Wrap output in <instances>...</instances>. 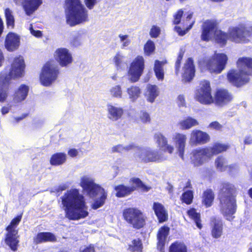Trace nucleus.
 Returning a JSON list of instances; mask_svg holds the SVG:
<instances>
[{"instance_id":"35","label":"nucleus","mask_w":252,"mask_h":252,"mask_svg":"<svg viewBox=\"0 0 252 252\" xmlns=\"http://www.w3.org/2000/svg\"><path fill=\"white\" fill-rule=\"evenodd\" d=\"M126 93L130 101L134 102L140 96L141 90L137 86H131L126 89Z\"/></svg>"},{"instance_id":"46","label":"nucleus","mask_w":252,"mask_h":252,"mask_svg":"<svg viewBox=\"0 0 252 252\" xmlns=\"http://www.w3.org/2000/svg\"><path fill=\"white\" fill-rule=\"evenodd\" d=\"M131 185L130 187H134L135 189L137 188H140L144 191H148L150 188L146 187L142 181L138 178H132L130 180Z\"/></svg>"},{"instance_id":"34","label":"nucleus","mask_w":252,"mask_h":252,"mask_svg":"<svg viewBox=\"0 0 252 252\" xmlns=\"http://www.w3.org/2000/svg\"><path fill=\"white\" fill-rule=\"evenodd\" d=\"M113 61L117 69H123L127 65L126 57L120 52H117L113 58Z\"/></svg>"},{"instance_id":"53","label":"nucleus","mask_w":252,"mask_h":252,"mask_svg":"<svg viewBox=\"0 0 252 252\" xmlns=\"http://www.w3.org/2000/svg\"><path fill=\"white\" fill-rule=\"evenodd\" d=\"M208 128H210L211 129L216 130L218 131H221L223 128V126L220 123H219L217 121H214L211 123Z\"/></svg>"},{"instance_id":"31","label":"nucleus","mask_w":252,"mask_h":252,"mask_svg":"<svg viewBox=\"0 0 252 252\" xmlns=\"http://www.w3.org/2000/svg\"><path fill=\"white\" fill-rule=\"evenodd\" d=\"M34 242L39 244L45 242H55L56 241L55 236L50 232H41L34 238Z\"/></svg>"},{"instance_id":"2","label":"nucleus","mask_w":252,"mask_h":252,"mask_svg":"<svg viewBox=\"0 0 252 252\" xmlns=\"http://www.w3.org/2000/svg\"><path fill=\"white\" fill-rule=\"evenodd\" d=\"M237 190L234 185L224 182L221 184L218 194L220 210L227 220L231 221L234 218L237 210Z\"/></svg>"},{"instance_id":"4","label":"nucleus","mask_w":252,"mask_h":252,"mask_svg":"<svg viewBox=\"0 0 252 252\" xmlns=\"http://www.w3.org/2000/svg\"><path fill=\"white\" fill-rule=\"evenodd\" d=\"M238 69H231L227 73V79L233 85L240 87L249 81L252 75V59L247 57L240 58L237 62Z\"/></svg>"},{"instance_id":"58","label":"nucleus","mask_w":252,"mask_h":252,"mask_svg":"<svg viewBox=\"0 0 252 252\" xmlns=\"http://www.w3.org/2000/svg\"><path fill=\"white\" fill-rule=\"evenodd\" d=\"M30 31L31 32V33L33 35V36L36 37H40L42 36V32L40 31H35L33 29L32 26V24L30 25Z\"/></svg>"},{"instance_id":"8","label":"nucleus","mask_w":252,"mask_h":252,"mask_svg":"<svg viewBox=\"0 0 252 252\" xmlns=\"http://www.w3.org/2000/svg\"><path fill=\"white\" fill-rule=\"evenodd\" d=\"M123 217L124 220L134 228L140 229L145 223L146 217L144 214L135 207L125 209L123 211Z\"/></svg>"},{"instance_id":"3","label":"nucleus","mask_w":252,"mask_h":252,"mask_svg":"<svg viewBox=\"0 0 252 252\" xmlns=\"http://www.w3.org/2000/svg\"><path fill=\"white\" fill-rule=\"evenodd\" d=\"M79 184L87 194L94 200L92 204L93 209H97L104 204L107 193L102 188L95 183L94 179L92 176H82Z\"/></svg>"},{"instance_id":"21","label":"nucleus","mask_w":252,"mask_h":252,"mask_svg":"<svg viewBox=\"0 0 252 252\" xmlns=\"http://www.w3.org/2000/svg\"><path fill=\"white\" fill-rule=\"evenodd\" d=\"M154 140L159 149L170 154L173 153L174 147L168 144L167 138L161 132H158L155 133Z\"/></svg>"},{"instance_id":"61","label":"nucleus","mask_w":252,"mask_h":252,"mask_svg":"<svg viewBox=\"0 0 252 252\" xmlns=\"http://www.w3.org/2000/svg\"><path fill=\"white\" fill-rule=\"evenodd\" d=\"M85 2L87 7L92 9L96 3V0H85Z\"/></svg>"},{"instance_id":"62","label":"nucleus","mask_w":252,"mask_h":252,"mask_svg":"<svg viewBox=\"0 0 252 252\" xmlns=\"http://www.w3.org/2000/svg\"><path fill=\"white\" fill-rule=\"evenodd\" d=\"M26 117V115H23L22 116L14 117L13 120L12 121V123L13 124H16L19 123L20 121L23 120Z\"/></svg>"},{"instance_id":"14","label":"nucleus","mask_w":252,"mask_h":252,"mask_svg":"<svg viewBox=\"0 0 252 252\" xmlns=\"http://www.w3.org/2000/svg\"><path fill=\"white\" fill-rule=\"evenodd\" d=\"M229 39L236 43L247 42L251 32L243 25L231 27L228 30Z\"/></svg>"},{"instance_id":"43","label":"nucleus","mask_w":252,"mask_h":252,"mask_svg":"<svg viewBox=\"0 0 252 252\" xmlns=\"http://www.w3.org/2000/svg\"><path fill=\"white\" fill-rule=\"evenodd\" d=\"M169 252H187V248L183 243L176 242L171 245Z\"/></svg>"},{"instance_id":"24","label":"nucleus","mask_w":252,"mask_h":252,"mask_svg":"<svg viewBox=\"0 0 252 252\" xmlns=\"http://www.w3.org/2000/svg\"><path fill=\"white\" fill-rule=\"evenodd\" d=\"M232 99V97L230 94L224 89L218 90L215 94L216 102L220 106H223L228 103Z\"/></svg>"},{"instance_id":"5","label":"nucleus","mask_w":252,"mask_h":252,"mask_svg":"<svg viewBox=\"0 0 252 252\" xmlns=\"http://www.w3.org/2000/svg\"><path fill=\"white\" fill-rule=\"evenodd\" d=\"M67 23L71 26L88 21V11L80 0H66Z\"/></svg>"},{"instance_id":"44","label":"nucleus","mask_w":252,"mask_h":252,"mask_svg":"<svg viewBox=\"0 0 252 252\" xmlns=\"http://www.w3.org/2000/svg\"><path fill=\"white\" fill-rule=\"evenodd\" d=\"M136 148V146L133 144H129L127 146H123L122 145H118L113 147L112 148V151L113 152H119L124 153L129 150H132L134 152Z\"/></svg>"},{"instance_id":"15","label":"nucleus","mask_w":252,"mask_h":252,"mask_svg":"<svg viewBox=\"0 0 252 252\" xmlns=\"http://www.w3.org/2000/svg\"><path fill=\"white\" fill-rule=\"evenodd\" d=\"M144 69V60L142 56H137L131 63L128 71L129 80L136 82L141 76Z\"/></svg>"},{"instance_id":"51","label":"nucleus","mask_w":252,"mask_h":252,"mask_svg":"<svg viewBox=\"0 0 252 252\" xmlns=\"http://www.w3.org/2000/svg\"><path fill=\"white\" fill-rule=\"evenodd\" d=\"M160 27L156 25H153L150 29L149 34L152 38H157L160 34Z\"/></svg>"},{"instance_id":"64","label":"nucleus","mask_w":252,"mask_h":252,"mask_svg":"<svg viewBox=\"0 0 252 252\" xmlns=\"http://www.w3.org/2000/svg\"><path fill=\"white\" fill-rule=\"evenodd\" d=\"M244 143L246 145H250L252 144V137L250 135L245 137L244 139Z\"/></svg>"},{"instance_id":"42","label":"nucleus","mask_w":252,"mask_h":252,"mask_svg":"<svg viewBox=\"0 0 252 252\" xmlns=\"http://www.w3.org/2000/svg\"><path fill=\"white\" fill-rule=\"evenodd\" d=\"M109 95L113 98H121L123 96V90L120 85L112 86L109 90Z\"/></svg>"},{"instance_id":"55","label":"nucleus","mask_w":252,"mask_h":252,"mask_svg":"<svg viewBox=\"0 0 252 252\" xmlns=\"http://www.w3.org/2000/svg\"><path fill=\"white\" fill-rule=\"evenodd\" d=\"M183 14V11L182 10H179L177 12V13L174 16V24L177 25L180 23Z\"/></svg>"},{"instance_id":"52","label":"nucleus","mask_w":252,"mask_h":252,"mask_svg":"<svg viewBox=\"0 0 252 252\" xmlns=\"http://www.w3.org/2000/svg\"><path fill=\"white\" fill-rule=\"evenodd\" d=\"M194 23V22H192L191 23L189 24V27L186 28V29L182 30L180 27L176 26L174 28V31L176 32L180 36H183L185 35L189 30H190L192 26Z\"/></svg>"},{"instance_id":"48","label":"nucleus","mask_w":252,"mask_h":252,"mask_svg":"<svg viewBox=\"0 0 252 252\" xmlns=\"http://www.w3.org/2000/svg\"><path fill=\"white\" fill-rule=\"evenodd\" d=\"M142 249V243L139 240H134L129 245L128 250L132 252H141Z\"/></svg>"},{"instance_id":"16","label":"nucleus","mask_w":252,"mask_h":252,"mask_svg":"<svg viewBox=\"0 0 252 252\" xmlns=\"http://www.w3.org/2000/svg\"><path fill=\"white\" fill-rule=\"evenodd\" d=\"M208 147L197 148L192 152V162L195 166H200L207 162L212 157Z\"/></svg>"},{"instance_id":"33","label":"nucleus","mask_w":252,"mask_h":252,"mask_svg":"<svg viewBox=\"0 0 252 252\" xmlns=\"http://www.w3.org/2000/svg\"><path fill=\"white\" fill-rule=\"evenodd\" d=\"M215 194L211 189L205 190L202 195V203L206 208L211 207L214 202Z\"/></svg>"},{"instance_id":"50","label":"nucleus","mask_w":252,"mask_h":252,"mask_svg":"<svg viewBox=\"0 0 252 252\" xmlns=\"http://www.w3.org/2000/svg\"><path fill=\"white\" fill-rule=\"evenodd\" d=\"M119 37L120 38V41L121 43V48L122 49H124L126 47H127L130 45V40L129 38V36L128 35L120 34L119 35Z\"/></svg>"},{"instance_id":"47","label":"nucleus","mask_w":252,"mask_h":252,"mask_svg":"<svg viewBox=\"0 0 252 252\" xmlns=\"http://www.w3.org/2000/svg\"><path fill=\"white\" fill-rule=\"evenodd\" d=\"M181 200L183 202L188 205L190 204L192 202L193 198V191L188 190L183 193L181 196Z\"/></svg>"},{"instance_id":"57","label":"nucleus","mask_w":252,"mask_h":252,"mask_svg":"<svg viewBox=\"0 0 252 252\" xmlns=\"http://www.w3.org/2000/svg\"><path fill=\"white\" fill-rule=\"evenodd\" d=\"M177 103L179 107H183L186 105L185 96L182 94L178 95L177 99Z\"/></svg>"},{"instance_id":"39","label":"nucleus","mask_w":252,"mask_h":252,"mask_svg":"<svg viewBox=\"0 0 252 252\" xmlns=\"http://www.w3.org/2000/svg\"><path fill=\"white\" fill-rule=\"evenodd\" d=\"M212 157L214 155L219 154L221 152L226 151L229 148V146L227 144L217 143L212 146L208 147Z\"/></svg>"},{"instance_id":"17","label":"nucleus","mask_w":252,"mask_h":252,"mask_svg":"<svg viewBox=\"0 0 252 252\" xmlns=\"http://www.w3.org/2000/svg\"><path fill=\"white\" fill-rule=\"evenodd\" d=\"M55 58L60 65L63 67L67 66L73 61L71 53L65 48L57 49L55 52Z\"/></svg>"},{"instance_id":"10","label":"nucleus","mask_w":252,"mask_h":252,"mask_svg":"<svg viewBox=\"0 0 252 252\" xmlns=\"http://www.w3.org/2000/svg\"><path fill=\"white\" fill-rule=\"evenodd\" d=\"M22 219L21 216H18L13 219L10 223L6 227L7 233L5 241L6 244L10 248L11 250L15 251L17 249V246L19 243L18 239L19 236L18 235L17 226L20 223Z\"/></svg>"},{"instance_id":"9","label":"nucleus","mask_w":252,"mask_h":252,"mask_svg":"<svg viewBox=\"0 0 252 252\" xmlns=\"http://www.w3.org/2000/svg\"><path fill=\"white\" fill-rule=\"evenodd\" d=\"M58 65L54 62H48L43 67L40 75V81L44 86H50L57 79L59 74Z\"/></svg>"},{"instance_id":"28","label":"nucleus","mask_w":252,"mask_h":252,"mask_svg":"<svg viewBox=\"0 0 252 252\" xmlns=\"http://www.w3.org/2000/svg\"><path fill=\"white\" fill-rule=\"evenodd\" d=\"M153 209L159 222L166 221L168 219V213L164 206L159 202H154Z\"/></svg>"},{"instance_id":"18","label":"nucleus","mask_w":252,"mask_h":252,"mask_svg":"<svg viewBox=\"0 0 252 252\" xmlns=\"http://www.w3.org/2000/svg\"><path fill=\"white\" fill-rule=\"evenodd\" d=\"M210 139V136L207 133L200 130L194 129L190 133L189 142L191 145L196 146L208 143Z\"/></svg>"},{"instance_id":"23","label":"nucleus","mask_w":252,"mask_h":252,"mask_svg":"<svg viewBox=\"0 0 252 252\" xmlns=\"http://www.w3.org/2000/svg\"><path fill=\"white\" fill-rule=\"evenodd\" d=\"M107 117L112 121L115 122L120 119L124 113L123 108L115 106L112 104L107 105Z\"/></svg>"},{"instance_id":"36","label":"nucleus","mask_w":252,"mask_h":252,"mask_svg":"<svg viewBox=\"0 0 252 252\" xmlns=\"http://www.w3.org/2000/svg\"><path fill=\"white\" fill-rule=\"evenodd\" d=\"M165 63L156 60L155 62L154 70L157 79L159 81H162L164 77V72L163 66Z\"/></svg>"},{"instance_id":"60","label":"nucleus","mask_w":252,"mask_h":252,"mask_svg":"<svg viewBox=\"0 0 252 252\" xmlns=\"http://www.w3.org/2000/svg\"><path fill=\"white\" fill-rule=\"evenodd\" d=\"M238 169H239L238 166L236 164H234L228 165L227 171L231 173H233L238 171Z\"/></svg>"},{"instance_id":"49","label":"nucleus","mask_w":252,"mask_h":252,"mask_svg":"<svg viewBox=\"0 0 252 252\" xmlns=\"http://www.w3.org/2000/svg\"><path fill=\"white\" fill-rule=\"evenodd\" d=\"M155 45L153 41L151 40H148L144 46V52L146 55L149 56L155 51Z\"/></svg>"},{"instance_id":"54","label":"nucleus","mask_w":252,"mask_h":252,"mask_svg":"<svg viewBox=\"0 0 252 252\" xmlns=\"http://www.w3.org/2000/svg\"><path fill=\"white\" fill-rule=\"evenodd\" d=\"M140 121L143 123H150L151 118L149 114L145 111H141L139 116Z\"/></svg>"},{"instance_id":"13","label":"nucleus","mask_w":252,"mask_h":252,"mask_svg":"<svg viewBox=\"0 0 252 252\" xmlns=\"http://www.w3.org/2000/svg\"><path fill=\"white\" fill-rule=\"evenodd\" d=\"M195 98L204 104H209L213 102L211 88L209 81L204 80L200 82L199 87L196 90Z\"/></svg>"},{"instance_id":"19","label":"nucleus","mask_w":252,"mask_h":252,"mask_svg":"<svg viewBox=\"0 0 252 252\" xmlns=\"http://www.w3.org/2000/svg\"><path fill=\"white\" fill-rule=\"evenodd\" d=\"M173 140L177 154L182 160H184V154L187 140L186 135L181 133H175L173 135Z\"/></svg>"},{"instance_id":"25","label":"nucleus","mask_w":252,"mask_h":252,"mask_svg":"<svg viewBox=\"0 0 252 252\" xmlns=\"http://www.w3.org/2000/svg\"><path fill=\"white\" fill-rule=\"evenodd\" d=\"M211 224L212 226L211 234L214 238H219L222 234V222L219 218L212 217L211 219Z\"/></svg>"},{"instance_id":"11","label":"nucleus","mask_w":252,"mask_h":252,"mask_svg":"<svg viewBox=\"0 0 252 252\" xmlns=\"http://www.w3.org/2000/svg\"><path fill=\"white\" fill-rule=\"evenodd\" d=\"M25 68V64L23 57L20 56L16 57L12 62L8 74L2 72L0 74V79L4 78L6 82H9L11 78L22 77L24 75Z\"/></svg>"},{"instance_id":"12","label":"nucleus","mask_w":252,"mask_h":252,"mask_svg":"<svg viewBox=\"0 0 252 252\" xmlns=\"http://www.w3.org/2000/svg\"><path fill=\"white\" fill-rule=\"evenodd\" d=\"M227 61L226 55L223 53H215L211 58L205 60V64L211 72L220 73L225 68Z\"/></svg>"},{"instance_id":"38","label":"nucleus","mask_w":252,"mask_h":252,"mask_svg":"<svg viewBox=\"0 0 252 252\" xmlns=\"http://www.w3.org/2000/svg\"><path fill=\"white\" fill-rule=\"evenodd\" d=\"M115 189L116 191V196L122 197L131 193L135 190V188L126 187L121 185L115 187Z\"/></svg>"},{"instance_id":"63","label":"nucleus","mask_w":252,"mask_h":252,"mask_svg":"<svg viewBox=\"0 0 252 252\" xmlns=\"http://www.w3.org/2000/svg\"><path fill=\"white\" fill-rule=\"evenodd\" d=\"M80 251L81 252H94V247L89 246L85 249L81 248L80 249Z\"/></svg>"},{"instance_id":"1","label":"nucleus","mask_w":252,"mask_h":252,"mask_svg":"<svg viewBox=\"0 0 252 252\" xmlns=\"http://www.w3.org/2000/svg\"><path fill=\"white\" fill-rule=\"evenodd\" d=\"M62 205L65 217L70 220H79L89 215L84 197L75 189L67 190L62 197Z\"/></svg>"},{"instance_id":"7","label":"nucleus","mask_w":252,"mask_h":252,"mask_svg":"<svg viewBox=\"0 0 252 252\" xmlns=\"http://www.w3.org/2000/svg\"><path fill=\"white\" fill-rule=\"evenodd\" d=\"M135 160L144 162H161L167 159L162 154H159L156 150L149 147H139L136 146L134 153Z\"/></svg>"},{"instance_id":"6","label":"nucleus","mask_w":252,"mask_h":252,"mask_svg":"<svg viewBox=\"0 0 252 252\" xmlns=\"http://www.w3.org/2000/svg\"><path fill=\"white\" fill-rule=\"evenodd\" d=\"M219 23L215 20H208L205 21L202 27L201 40L208 41L214 33L216 42L220 46H224L229 39L228 33L218 30Z\"/></svg>"},{"instance_id":"59","label":"nucleus","mask_w":252,"mask_h":252,"mask_svg":"<svg viewBox=\"0 0 252 252\" xmlns=\"http://www.w3.org/2000/svg\"><path fill=\"white\" fill-rule=\"evenodd\" d=\"M67 154L69 157L74 158L78 155L79 150L75 148L69 149L68 151Z\"/></svg>"},{"instance_id":"30","label":"nucleus","mask_w":252,"mask_h":252,"mask_svg":"<svg viewBox=\"0 0 252 252\" xmlns=\"http://www.w3.org/2000/svg\"><path fill=\"white\" fill-rule=\"evenodd\" d=\"M42 0H25L24 7L26 14L30 16L42 4Z\"/></svg>"},{"instance_id":"20","label":"nucleus","mask_w":252,"mask_h":252,"mask_svg":"<svg viewBox=\"0 0 252 252\" xmlns=\"http://www.w3.org/2000/svg\"><path fill=\"white\" fill-rule=\"evenodd\" d=\"M20 45V37L17 34L10 32L6 36L4 47L9 52L17 50Z\"/></svg>"},{"instance_id":"32","label":"nucleus","mask_w":252,"mask_h":252,"mask_svg":"<svg viewBox=\"0 0 252 252\" xmlns=\"http://www.w3.org/2000/svg\"><path fill=\"white\" fill-rule=\"evenodd\" d=\"M198 125L197 121L192 117H188L180 120L178 126L182 130H187Z\"/></svg>"},{"instance_id":"27","label":"nucleus","mask_w":252,"mask_h":252,"mask_svg":"<svg viewBox=\"0 0 252 252\" xmlns=\"http://www.w3.org/2000/svg\"><path fill=\"white\" fill-rule=\"evenodd\" d=\"M29 92V87L26 85L22 84L15 91L13 95V101L19 103L24 100L28 96Z\"/></svg>"},{"instance_id":"45","label":"nucleus","mask_w":252,"mask_h":252,"mask_svg":"<svg viewBox=\"0 0 252 252\" xmlns=\"http://www.w3.org/2000/svg\"><path fill=\"white\" fill-rule=\"evenodd\" d=\"M4 14L7 28L13 29L14 26L15 20L12 11L9 8H6Z\"/></svg>"},{"instance_id":"40","label":"nucleus","mask_w":252,"mask_h":252,"mask_svg":"<svg viewBox=\"0 0 252 252\" xmlns=\"http://www.w3.org/2000/svg\"><path fill=\"white\" fill-rule=\"evenodd\" d=\"M215 166L217 169L220 171L227 170L228 166L226 159L222 156H219L215 161Z\"/></svg>"},{"instance_id":"22","label":"nucleus","mask_w":252,"mask_h":252,"mask_svg":"<svg viewBox=\"0 0 252 252\" xmlns=\"http://www.w3.org/2000/svg\"><path fill=\"white\" fill-rule=\"evenodd\" d=\"M182 80L184 82H189L193 78L195 74V67L193 60L189 58L186 62L182 69Z\"/></svg>"},{"instance_id":"26","label":"nucleus","mask_w":252,"mask_h":252,"mask_svg":"<svg viewBox=\"0 0 252 252\" xmlns=\"http://www.w3.org/2000/svg\"><path fill=\"white\" fill-rule=\"evenodd\" d=\"M169 232V228L165 226L161 227L158 230L157 235L158 240L157 248L161 252H163L164 245Z\"/></svg>"},{"instance_id":"41","label":"nucleus","mask_w":252,"mask_h":252,"mask_svg":"<svg viewBox=\"0 0 252 252\" xmlns=\"http://www.w3.org/2000/svg\"><path fill=\"white\" fill-rule=\"evenodd\" d=\"M187 213L189 218L195 222L197 227L201 229L202 228V225L200 221V214L197 213L196 210L194 208L189 209Z\"/></svg>"},{"instance_id":"56","label":"nucleus","mask_w":252,"mask_h":252,"mask_svg":"<svg viewBox=\"0 0 252 252\" xmlns=\"http://www.w3.org/2000/svg\"><path fill=\"white\" fill-rule=\"evenodd\" d=\"M184 53L180 52L175 63L176 73L178 74Z\"/></svg>"},{"instance_id":"37","label":"nucleus","mask_w":252,"mask_h":252,"mask_svg":"<svg viewBox=\"0 0 252 252\" xmlns=\"http://www.w3.org/2000/svg\"><path fill=\"white\" fill-rule=\"evenodd\" d=\"M67 156L65 153H57L53 155L50 158V163L52 165H60L66 160Z\"/></svg>"},{"instance_id":"29","label":"nucleus","mask_w":252,"mask_h":252,"mask_svg":"<svg viewBox=\"0 0 252 252\" xmlns=\"http://www.w3.org/2000/svg\"><path fill=\"white\" fill-rule=\"evenodd\" d=\"M159 94V89L157 85L148 84L147 86L145 96L148 102H154Z\"/></svg>"}]
</instances>
